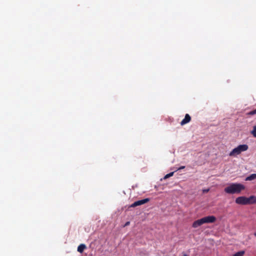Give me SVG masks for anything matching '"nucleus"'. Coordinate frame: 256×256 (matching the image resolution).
<instances>
[{
  "mask_svg": "<svg viewBox=\"0 0 256 256\" xmlns=\"http://www.w3.org/2000/svg\"><path fill=\"white\" fill-rule=\"evenodd\" d=\"M245 189V186L238 183H232L224 188V192L228 194H240Z\"/></svg>",
  "mask_w": 256,
  "mask_h": 256,
  "instance_id": "nucleus-1",
  "label": "nucleus"
},
{
  "mask_svg": "<svg viewBox=\"0 0 256 256\" xmlns=\"http://www.w3.org/2000/svg\"><path fill=\"white\" fill-rule=\"evenodd\" d=\"M248 198L244 196H239L236 199V202L241 205H248Z\"/></svg>",
  "mask_w": 256,
  "mask_h": 256,
  "instance_id": "nucleus-4",
  "label": "nucleus"
},
{
  "mask_svg": "<svg viewBox=\"0 0 256 256\" xmlns=\"http://www.w3.org/2000/svg\"><path fill=\"white\" fill-rule=\"evenodd\" d=\"M216 220V218L214 216H210L202 218L200 219L194 221L192 224V227L196 228L198 226L206 223H213Z\"/></svg>",
  "mask_w": 256,
  "mask_h": 256,
  "instance_id": "nucleus-2",
  "label": "nucleus"
},
{
  "mask_svg": "<svg viewBox=\"0 0 256 256\" xmlns=\"http://www.w3.org/2000/svg\"><path fill=\"white\" fill-rule=\"evenodd\" d=\"M86 248V246L84 244H80L78 248V251L80 253H82Z\"/></svg>",
  "mask_w": 256,
  "mask_h": 256,
  "instance_id": "nucleus-8",
  "label": "nucleus"
},
{
  "mask_svg": "<svg viewBox=\"0 0 256 256\" xmlns=\"http://www.w3.org/2000/svg\"><path fill=\"white\" fill-rule=\"evenodd\" d=\"M248 115L256 114V109L248 113Z\"/></svg>",
  "mask_w": 256,
  "mask_h": 256,
  "instance_id": "nucleus-13",
  "label": "nucleus"
},
{
  "mask_svg": "<svg viewBox=\"0 0 256 256\" xmlns=\"http://www.w3.org/2000/svg\"><path fill=\"white\" fill-rule=\"evenodd\" d=\"M174 172H171L167 174H166L164 178V179H166V178H170V176H172L173 175H174Z\"/></svg>",
  "mask_w": 256,
  "mask_h": 256,
  "instance_id": "nucleus-11",
  "label": "nucleus"
},
{
  "mask_svg": "<svg viewBox=\"0 0 256 256\" xmlns=\"http://www.w3.org/2000/svg\"><path fill=\"white\" fill-rule=\"evenodd\" d=\"M191 120V117L188 114H186L184 118L181 121L180 124L181 126H184L188 122H189Z\"/></svg>",
  "mask_w": 256,
  "mask_h": 256,
  "instance_id": "nucleus-6",
  "label": "nucleus"
},
{
  "mask_svg": "<svg viewBox=\"0 0 256 256\" xmlns=\"http://www.w3.org/2000/svg\"><path fill=\"white\" fill-rule=\"evenodd\" d=\"M248 198V204H256V196H250V197Z\"/></svg>",
  "mask_w": 256,
  "mask_h": 256,
  "instance_id": "nucleus-7",
  "label": "nucleus"
},
{
  "mask_svg": "<svg viewBox=\"0 0 256 256\" xmlns=\"http://www.w3.org/2000/svg\"><path fill=\"white\" fill-rule=\"evenodd\" d=\"M254 235L256 237V232L254 234Z\"/></svg>",
  "mask_w": 256,
  "mask_h": 256,
  "instance_id": "nucleus-17",
  "label": "nucleus"
},
{
  "mask_svg": "<svg viewBox=\"0 0 256 256\" xmlns=\"http://www.w3.org/2000/svg\"><path fill=\"white\" fill-rule=\"evenodd\" d=\"M256 179V174H252L246 178V180L250 181Z\"/></svg>",
  "mask_w": 256,
  "mask_h": 256,
  "instance_id": "nucleus-9",
  "label": "nucleus"
},
{
  "mask_svg": "<svg viewBox=\"0 0 256 256\" xmlns=\"http://www.w3.org/2000/svg\"><path fill=\"white\" fill-rule=\"evenodd\" d=\"M248 148V146L246 144L239 145L230 152L229 156H236L240 154L242 152L247 150Z\"/></svg>",
  "mask_w": 256,
  "mask_h": 256,
  "instance_id": "nucleus-3",
  "label": "nucleus"
},
{
  "mask_svg": "<svg viewBox=\"0 0 256 256\" xmlns=\"http://www.w3.org/2000/svg\"><path fill=\"white\" fill-rule=\"evenodd\" d=\"M208 191H209V189L204 190H203V192H204V193H206V192H208Z\"/></svg>",
  "mask_w": 256,
  "mask_h": 256,
  "instance_id": "nucleus-15",
  "label": "nucleus"
},
{
  "mask_svg": "<svg viewBox=\"0 0 256 256\" xmlns=\"http://www.w3.org/2000/svg\"><path fill=\"white\" fill-rule=\"evenodd\" d=\"M150 201V198H146L142 200H138L132 204L130 206V208H134L137 206H139L142 204H144Z\"/></svg>",
  "mask_w": 256,
  "mask_h": 256,
  "instance_id": "nucleus-5",
  "label": "nucleus"
},
{
  "mask_svg": "<svg viewBox=\"0 0 256 256\" xmlns=\"http://www.w3.org/2000/svg\"><path fill=\"white\" fill-rule=\"evenodd\" d=\"M183 256H188L187 254H184Z\"/></svg>",
  "mask_w": 256,
  "mask_h": 256,
  "instance_id": "nucleus-18",
  "label": "nucleus"
},
{
  "mask_svg": "<svg viewBox=\"0 0 256 256\" xmlns=\"http://www.w3.org/2000/svg\"><path fill=\"white\" fill-rule=\"evenodd\" d=\"M184 168H185V166H181L180 167L178 168L176 171L178 170H182V169H184Z\"/></svg>",
  "mask_w": 256,
  "mask_h": 256,
  "instance_id": "nucleus-14",
  "label": "nucleus"
},
{
  "mask_svg": "<svg viewBox=\"0 0 256 256\" xmlns=\"http://www.w3.org/2000/svg\"><path fill=\"white\" fill-rule=\"evenodd\" d=\"M130 224V222H127L125 224L124 226H127L129 225V224Z\"/></svg>",
  "mask_w": 256,
  "mask_h": 256,
  "instance_id": "nucleus-16",
  "label": "nucleus"
},
{
  "mask_svg": "<svg viewBox=\"0 0 256 256\" xmlns=\"http://www.w3.org/2000/svg\"><path fill=\"white\" fill-rule=\"evenodd\" d=\"M244 254V251L242 250L236 252L233 256H243Z\"/></svg>",
  "mask_w": 256,
  "mask_h": 256,
  "instance_id": "nucleus-10",
  "label": "nucleus"
},
{
  "mask_svg": "<svg viewBox=\"0 0 256 256\" xmlns=\"http://www.w3.org/2000/svg\"><path fill=\"white\" fill-rule=\"evenodd\" d=\"M251 134H252V136H253L254 138H256V126H254L253 127V130H252L251 132Z\"/></svg>",
  "mask_w": 256,
  "mask_h": 256,
  "instance_id": "nucleus-12",
  "label": "nucleus"
}]
</instances>
